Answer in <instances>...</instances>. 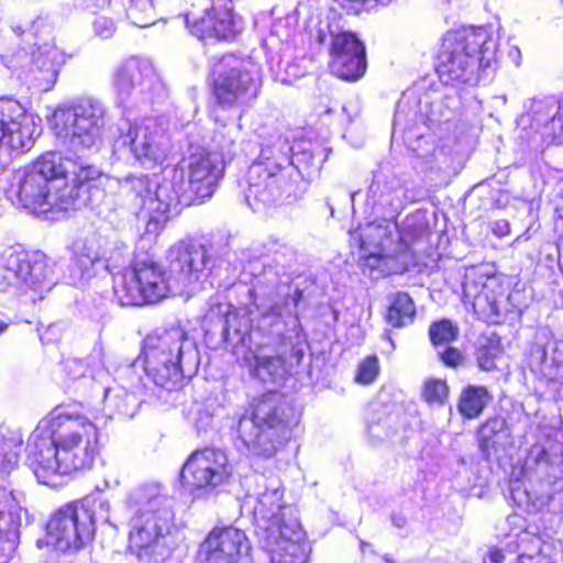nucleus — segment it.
<instances>
[{
	"instance_id": "nucleus-1",
	"label": "nucleus",
	"mask_w": 563,
	"mask_h": 563,
	"mask_svg": "<svg viewBox=\"0 0 563 563\" xmlns=\"http://www.w3.org/2000/svg\"><path fill=\"white\" fill-rule=\"evenodd\" d=\"M229 253L227 245L180 241L167 252V271L148 255H136L122 274L114 275V297L121 306L156 303L168 296L189 297L228 263Z\"/></svg>"
},
{
	"instance_id": "nucleus-2",
	"label": "nucleus",
	"mask_w": 563,
	"mask_h": 563,
	"mask_svg": "<svg viewBox=\"0 0 563 563\" xmlns=\"http://www.w3.org/2000/svg\"><path fill=\"white\" fill-rule=\"evenodd\" d=\"M249 295L251 303L244 308L211 299L206 322L218 325L223 340L232 346L245 345L256 329L263 334L282 335L284 342L288 340L297 358L305 355L306 335L297 311L302 291L291 292L289 285L279 282L274 269L268 268L255 278Z\"/></svg>"
},
{
	"instance_id": "nucleus-3",
	"label": "nucleus",
	"mask_w": 563,
	"mask_h": 563,
	"mask_svg": "<svg viewBox=\"0 0 563 563\" xmlns=\"http://www.w3.org/2000/svg\"><path fill=\"white\" fill-rule=\"evenodd\" d=\"M97 412L56 409L41 420L26 443V463L38 483L55 486L58 477L92 467L99 454Z\"/></svg>"
},
{
	"instance_id": "nucleus-4",
	"label": "nucleus",
	"mask_w": 563,
	"mask_h": 563,
	"mask_svg": "<svg viewBox=\"0 0 563 563\" xmlns=\"http://www.w3.org/2000/svg\"><path fill=\"white\" fill-rule=\"evenodd\" d=\"M288 139L272 135L262 143L257 159L250 166L244 196L254 211L297 199L306 190L302 159H313L310 152L294 155Z\"/></svg>"
},
{
	"instance_id": "nucleus-5",
	"label": "nucleus",
	"mask_w": 563,
	"mask_h": 563,
	"mask_svg": "<svg viewBox=\"0 0 563 563\" xmlns=\"http://www.w3.org/2000/svg\"><path fill=\"white\" fill-rule=\"evenodd\" d=\"M64 174L60 153L47 152L11 175V197H18L19 208L37 218L63 219L78 208V190L60 180Z\"/></svg>"
},
{
	"instance_id": "nucleus-6",
	"label": "nucleus",
	"mask_w": 563,
	"mask_h": 563,
	"mask_svg": "<svg viewBox=\"0 0 563 563\" xmlns=\"http://www.w3.org/2000/svg\"><path fill=\"white\" fill-rule=\"evenodd\" d=\"M132 512L129 521V548L140 561L162 563L175 547L173 500L157 484L141 485L126 497Z\"/></svg>"
},
{
	"instance_id": "nucleus-7",
	"label": "nucleus",
	"mask_w": 563,
	"mask_h": 563,
	"mask_svg": "<svg viewBox=\"0 0 563 563\" xmlns=\"http://www.w3.org/2000/svg\"><path fill=\"white\" fill-rule=\"evenodd\" d=\"M305 23L310 41L320 45L329 44L333 75L346 81L362 78L366 71V52L355 33L345 31L340 15L329 0H306L296 9Z\"/></svg>"
},
{
	"instance_id": "nucleus-8",
	"label": "nucleus",
	"mask_w": 563,
	"mask_h": 563,
	"mask_svg": "<svg viewBox=\"0 0 563 563\" xmlns=\"http://www.w3.org/2000/svg\"><path fill=\"white\" fill-rule=\"evenodd\" d=\"M497 42L485 27L448 32L438 54L435 70L446 86L476 85L481 73L496 62Z\"/></svg>"
},
{
	"instance_id": "nucleus-9",
	"label": "nucleus",
	"mask_w": 563,
	"mask_h": 563,
	"mask_svg": "<svg viewBox=\"0 0 563 563\" xmlns=\"http://www.w3.org/2000/svg\"><path fill=\"white\" fill-rule=\"evenodd\" d=\"M142 366L155 387L175 390L191 377L200 362L194 339L180 328L155 332L144 339Z\"/></svg>"
},
{
	"instance_id": "nucleus-10",
	"label": "nucleus",
	"mask_w": 563,
	"mask_h": 563,
	"mask_svg": "<svg viewBox=\"0 0 563 563\" xmlns=\"http://www.w3.org/2000/svg\"><path fill=\"white\" fill-rule=\"evenodd\" d=\"M286 409L275 393L255 399L239 418L238 449L250 455L273 457L291 437Z\"/></svg>"
},
{
	"instance_id": "nucleus-11",
	"label": "nucleus",
	"mask_w": 563,
	"mask_h": 563,
	"mask_svg": "<svg viewBox=\"0 0 563 563\" xmlns=\"http://www.w3.org/2000/svg\"><path fill=\"white\" fill-rule=\"evenodd\" d=\"M224 167V159L218 154L205 150L191 153L173 169L170 177L162 179L157 209L178 212L179 205L188 206L210 198Z\"/></svg>"
},
{
	"instance_id": "nucleus-12",
	"label": "nucleus",
	"mask_w": 563,
	"mask_h": 563,
	"mask_svg": "<svg viewBox=\"0 0 563 563\" xmlns=\"http://www.w3.org/2000/svg\"><path fill=\"white\" fill-rule=\"evenodd\" d=\"M57 278L49 260L42 252L9 247L0 255V291L12 296H29L35 302L56 285Z\"/></svg>"
},
{
	"instance_id": "nucleus-13",
	"label": "nucleus",
	"mask_w": 563,
	"mask_h": 563,
	"mask_svg": "<svg viewBox=\"0 0 563 563\" xmlns=\"http://www.w3.org/2000/svg\"><path fill=\"white\" fill-rule=\"evenodd\" d=\"M112 87L115 102L124 112L161 102L167 95L153 63L139 56H131L115 67Z\"/></svg>"
},
{
	"instance_id": "nucleus-14",
	"label": "nucleus",
	"mask_w": 563,
	"mask_h": 563,
	"mask_svg": "<svg viewBox=\"0 0 563 563\" xmlns=\"http://www.w3.org/2000/svg\"><path fill=\"white\" fill-rule=\"evenodd\" d=\"M106 107L92 97L58 107L53 114L56 134L74 151L89 150L101 142L106 124Z\"/></svg>"
},
{
	"instance_id": "nucleus-15",
	"label": "nucleus",
	"mask_w": 563,
	"mask_h": 563,
	"mask_svg": "<svg viewBox=\"0 0 563 563\" xmlns=\"http://www.w3.org/2000/svg\"><path fill=\"white\" fill-rule=\"evenodd\" d=\"M212 73L218 103L212 112L216 122L221 120V112L232 110L234 115L239 114V108L247 106L258 96L262 86L258 67L243 68L233 55H227L214 64Z\"/></svg>"
},
{
	"instance_id": "nucleus-16",
	"label": "nucleus",
	"mask_w": 563,
	"mask_h": 563,
	"mask_svg": "<svg viewBox=\"0 0 563 563\" xmlns=\"http://www.w3.org/2000/svg\"><path fill=\"white\" fill-rule=\"evenodd\" d=\"M2 64L30 88L46 92L55 86L66 55L53 41L35 42L1 57Z\"/></svg>"
},
{
	"instance_id": "nucleus-17",
	"label": "nucleus",
	"mask_w": 563,
	"mask_h": 563,
	"mask_svg": "<svg viewBox=\"0 0 563 563\" xmlns=\"http://www.w3.org/2000/svg\"><path fill=\"white\" fill-rule=\"evenodd\" d=\"M95 530L89 500L75 501L52 516L46 526L45 542L62 552H76L91 542Z\"/></svg>"
},
{
	"instance_id": "nucleus-18",
	"label": "nucleus",
	"mask_w": 563,
	"mask_h": 563,
	"mask_svg": "<svg viewBox=\"0 0 563 563\" xmlns=\"http://www.w3.org/2000/svg\"><path fill=\"white\" fill-rule=\"evenodd\" d=\"M430 234L429 223L420 212L407 216L401 230L397 231L402 241L397 246L396 255L371 254L365 261V268L372 279H379L391 274H402L417 264L415 245L424 242Z\"/></svg>"
},
{
	"instance_id": "nucleus-19",
	"label": "nucleus",
	"mask_w": 563,
	"mask_h": 563,
	"mask_svg": "<svg viewBox=\"0 0 563 563\" xmlns=\"http://www.w3.org/2000/svg\"><path fill=\"white\" fill-rule=\"evenodd\" d=\"M115 143L129 147L135 162L146 169L162 166L172 148L165 128L151 117L129 122L126 131H121Z\"/></svg>"
},
{
	"instance_id": "nucleus-20",
	"label": "nucleus",
	"mask_w": 563,
	"mask_h": 563,
	"mask_svg": "<svg viewBox=\"0 0 563 563\" xmlns=\"http://www.w3.org/2000/svg\"><path fill=\"white\" fill-rule=\"evenodd\" d=\"M523 473L529 482H539L540 490H530L525 483L511 481L509 494L518 507L529 508L537 505L547 488L563 477L562 450L550 453L542 446H533L526 459Z\"/></svg>"
},
{
	"instance_id": "nucleus-21",
	"label": "nucleus",
	"mask_w": 563,
	"mask_h": 563,
	"mask_svg": "<svg viewBox=\"0 0 563 563\" xmlns=\"http://www.w3.org/2000/svg\"><path fill=\"white\" fill-rule=\"evenodd\" d=\"M257 485L263 487L253 506L257 539H268L271 538L269 533L273 534L284 530L292 521L300 523L297 509L284 501V487L279 479H267L260 476Z\"/></svg>"
},
{
	"instance_id": "nucleus-22",
	"label": "nucleus",
	"mask_w": 563,
	"mask_h": 563,
	"mask_svg": "<svg viewBox=\"0 0 563 563\" xmlns=\"http://www.w3.org/2000/svg\"><path fill=\"white\" fill-rule=\"evenodd\" d=\"M108 187L115 188V199L118 206L128 209L134 214H139L141 211H146L150 216V221L157 224L165 223L173 214H176V210H166L161 212L157 209L158 197L157 192L161 187V183L155 186V190L152 191L150 177L146 175H130L124 178H108Z\"/></svg>"
},
{
	"instance_id": "nucleus-23",
	"label": "nucleus",
	"mask_w": 563,
	"mask_h": 563,
	"mask_svg": "<svg viewBox=\"0 0 563 563\" xmlns=\"http://www.w3.org/2000/svg\"><path fill=\"white\" fill-rule=\"evenodd\" d=\"M232 476L228 456L220 449L206 448L194 452L181 470V479L191 490H216Z\"/></svg>"
},
{
	"instance_id": "nucleus-24",
	"label": "nucleus",
	"mask_w": 563,
	"mask_h": 563,
	"mask_svg": "<svg viewBox=\"0 0 563 563\" xmlns=\"http://www.w3.org/2000/svg\"><path fill=\"white\" fill-rule=\"evenodd\" d=\"M36 132L34 118L16 99L0 97V154L31 148Z\"/></svg>"
},
{
	"instance_id": "nucleus-25",
	"label": "nucleus",
	"mask_w": 563,
	"mask_h": 563,
	"mask_svg": "<svg viewBox=\"0 0 563 563\" xmlns=\"http://www.w3.org/2000/svg\"><path fill=\"white\" fill-rule=\"evenodd\" d=\"M250 542L234 527L213 529L200 544L199 563H249Z\"/></svg>"
},
{
	"instance_id": "nucleus-26",
	"label": "nucleus",
	"mask_w": 563,
	"mask_h": 563,
	"mask_svg": "<svg viewBox=\"0 0 563 563\" xmlns=\"http://www.w3.org/2000/svg\"><path fill=\"white\" fill-rule=\"evenodd\" d=\"M268 539L258 538L271 563H307L311 551L300 523H290L284 530L269 533Z\"/></svg>"
},
{
	"instance_id": "nucleus-27",
	"label": "nucleus",
	"mask_w": 563,
	"mask_h": 563,
	"mask_svg": "<svg viewBox=\"0 0 563 563\" xmlns=\"http://www.w3.org/2000/svg\"><path fill=\"white\" fill-rule=\"evenodd\" d=\"M417 199L416 194L408 187V181L391 177L385 178L382 175L374 176L369 185L366 201L376 211L387 213L391 218L405 208L407 202Z\"/></svg>"
},
{
	"instance_id": "nucleus-28",
	"label": "nucleus",
	"mask_w": 563,
	"mask_h": 563,
	"mask_svg": "<svg viewBox=\"0 0 563 563\" xmlns=\"http://www.w3.org/2000/svg\"><path fill=\"white\" fill-rule=\"evenodd\" d=\"M185 21L191 34L200 40L212 37L229 40L234 36L238 27L231 0H214L211 9L207 10L203 16L191 23L187 14Z\"/></svg>"
},
{
	"instance_id": "nucleus-29",
	"label": "nucleus",
	"mask_w": 563,
	"mask_h": 563,
	"mask_svg": "<svg viewBox=\"0 0 563 563\" xmlns=\"http://www.w3.org/2000/svg\"><path fill=\"white\" fill-rule=\"evenodd\" d=\"M19 496L0 485V563H7L19 542L22 507Z\"/></svg>"
},
{
	"instance_id": "nucleus-30",
	"label": "nucleus",
	"mask_w": 563,
	"mask_h": 563,
	"mask_svg": "<svg viewBox=\"0 0 563 563\" xmlns=\"http://www.w3.org/2000/svg\"><path fill=\"white\" fill-rule=\"evenodd\" d=\"M495 276H487L475 271L467 273L463 283V301L471 305L474 312L483 317L498 316Z\"/></svg>"
},
{
	"instance_id": "nucleus-31",
	"label": "nucleus",
	"mask_w": 563,
	"mask_h": 563,
	"mask_svg": "<svg viewBox=\"0 0 563 563\" xmlns=\"http://www.w3.org/2000/svg\"><path fill=\"white\" fill-rule=\"evenodd\" d=\"M397 231L398 225L396 222L383 219L380 221L367 223L365 227H361L351 234L354 239H358L361 249L364 252H368L364 258V261H366L371 254H380L386 256L384 253L385 247L393 243ZM387 255L390 254L387 253ZM393 255H396V252ZM363 271L368 275V269L365 268V262H363Z\"/></svg>"
},
{
	"instance_id": "nucleus-32",
	"label": "nucleus",
	"mask_w": 563,
	"mask_h": 563,
	"mask_svg": "<svg viewBox=\"0 0 563 563\" xmlns=\"http://www.w3.org/2000/svg\"><path fill=\"white\" fill-rule=\"evenodd\" d=\"M530 366L549 380L563 373V340H550L544 345L536 344L530 355Z\"/></svg>"
},
{
	"instance_id": "nucleus-33",
	"label": "nucleus",
	"mask_w": 563,
	"mask_h": 563,
	"mask_svg": "<svg viewBox=\"0 0 563 563\" xmlns=\"http://www.w3.org/2000/svg\"><path fill=\"white\" fill-rule=\"evenodd\" d=\"M276 336L280 344V351L276 356L256 355L254 365V375L263 383H278L284 375V366L287 358L294 360L299 363L300 358H297L291 353V345L289 341L284 342L283 336L273 334Z\"/></svg>"
},
{
	"instance_id": "nucleus-34",
	"label": "nucleus",
	"mask_w": 563,
	"mask_h": 563,
	"mask_svg": "<svg viewBox=\"0 0 563 563\" xmlns=\"http://www.w3.org/2000/svg\"><path fill=\"white\" fill-rule=\"evenodd\" d=\"M107 246H110V240L96 233L75 243L74 255L81 271V278L91 277V268L104 258Z\"/></svg>"
},
{
	"instance_id": "nucleus-35",
	"label": "nucleus",
	"mask_w": 563,
	"mask_h": 563,
	"mask_svg": "<svg viewBox=\"0 0 563 563\" xmlns=\"http://www.w3.org/2000/svg\"><path fill=\"white\" fill-rule=\"evenodd\" d=\"M141 401V397L128 391L126 386L107 387L103 393V416L108 419L114 416L132 418Z\"/></svg>"
},
{
	"instance_id": "nucleus-36",
	"label": "nucleus",
	"mask_w": 563,
	"mask_h": 563,
	"mask_svg": "<svg viewBox=\"0 0 563 563\" xmlns=\"http://www.w3.org/2000/svg\"><path fill=\"white\" fill-rule=\"evenodd\" d=\"M510 432L507 421L501 416H494L482 423L476 432L478 449L484 457L488 459L492 452H497L509 439Z\"/></svg>"
},
{
	"instance_id": "nucleus-37",
	"label": "nucleus",
	"mask_w": 563,
	"mask_h": 563,
	"mask_svg": "<svg viewBox=\"0 0 563 563\" xmlns=\"http://www.w3.org/2000/svg\"><path fill=\"white\" fill-rule=\"evenodd\" d=\"M242 113L233 114L232 117L224 118V112H221V120L218 122L220 126L214 131L212 143V153L218 154L220 158L224 159V165L231 161L236 151V140L240 135V124L236 120L241 119Z\"/></svg>"
},
{
	"instance_id": "nucleus-38",
	"label": "nucleus",
	"mask_w": 563,
	"mask_h": 563,
	"mask_svg": "<svg viewBox=\"0 0 563 563\" xmlns=\"http://www.w3.org/2000/svg\"><path fill=\"white\" fill-rule=\"evenodd\" d=\"M492 400L493 395L485 386L468 385L460 395L457 410L465 419H476Z\"/></svg>"
},
{
	"instance_id": "nucleus-39",
	"label": "nucleus",
	"mask_w": 563,
	"mask_h": 563,
	"mask_svg": "<svg viewBox=\"0 0 563 563\" xmlns=\"http://www.w3.org/2000/svg\"><path fill=\"white\" fill-rule=\"evenodd\" d=\"M416 317V306L412 298L399 291L394 295L386 314L387 323L393 328H404L411 324Z\"/></svg>"
},
{
	"instance_id": "nucleus-40",
	"label": "nucleus",
	"mask_w": 563,
	"mask_h": 563,
	"mask_svg": "<svg viewBox=\"0 0 563 563\" xmlns=\"http://www.w3.org/2000/svg\"><path fill=\"white\" fill-rule=\"evenodd\" d=\"M142 361L143 355L139 356L131 364L121 366L118 369V379L120 383L117 386H126L128 391H131L139 397L143 396L146 390L150 389L148 383H152L146 379Z\"/></svg>"
},
{
	"instance_id": "nucleus-41",
	"label": "nucleus",
	"mask_w": 563,
	"mask_h": 563,
	"mask_svg": "<svg viewBox=\"0 0 563 563\" xmlns=\"http://www.w3.org/2000/svg\"><path fill=\"white\" fill-rule=\"evenodd\" d=\"M60 162L65 166V174L60 175V180L66 181L65 179L71 176V181L74 185L71 187L78 190V206L80 205V190L81 188L88 184L90 180L97 179L101 173L100 170L92 166L87 165L84 162H77L69 157H64L60 154Z\"/></svg>"
},
{
	"instance_id": "nucleus-42",
	"label": "nucleus",
	"mask_w": 563,
	"mask_h": 563,
	"mask_svg": "<svg viewBox=\"0 0 563 563\" xmlns=\"http://www.w3.org/2000/svg\"><path fill=\"white\" fill-rule=\"evenodd\" d=\"M0 474H9L19 463L23 438L19 431L11 430L0 432Z\"/></svg>"
},
{
	"instance_id": "nucleus-43",
	"label": "nucleus",
	"mask_w": 563,
	"mask_h": 563,
	"mask_svg": "<svg viewBox=\"0 0 563 563\" xmlns=\"http://www.w3.org/2000/svg\"><path fill=\"white\" fill-rule=\"evenodd\" d=\"M101 367L99 355H90L87 358L68 357L60 363L67 383L86 378L88 374L93 378L95 372L101 369Z\"/></svg>"
},
{
	"instance_id": "nucleus-44",
	"label": "nucleus",
	"mask_w": 563,
	"mask_h": 563,
	"mask_svg": "<svg viewBox=\"0 0 563 563\" xmlns=\"http://www.w3.org/2000/svg\"><path fill=\"white\" fill-rule=\"evenodd\" d=\"M429 99V95L427 93L419 100V110L420 112H424L427 120L431 124L451 120L454 109L460 103L459 97H451L448 95H445V106H443L442 101L437 102L434 100L430 101Z\"/></svg>"
},
{
	"instance_id": "nucleus-45",
	"label": "nucleus",
	"mask_w": 563,
	"mask_h": 563,
	"mask_svg": "<svg viewBox=\"0 0 563 563\" xmlns=\"http://www.w3.org/2000/svg\"><path fill=\"white\" fill-rule=\"evenodd\" d=\"M128 19L136 26L146 27L155 21L153 0L123 1Z\"/></svg>"
},
{
	"instance_id": "nucleus-46",
	"label": "nucleus",
	"mask_w": 563,
	"mask_h": 563,
	"mask_svg": "<svg viewBox=\"0 0 563 563\" xmlns=\"http://www.w3.org/2000/svg\"><path fill=\"white\" fill-rule=\"evenodd\" d=\"M429 336L433 345H448L459 336V328L452 321L442 319L431 323Z\"/></svg>"
},
{
	"instance_id": "nucleus-47",
	"label": "nucleus",
	"mask_w": 563,
	"mask_h": 563,
	"mask_svg": "<svg viewBox=\"0 0 563 563\" xmlns=\"http://www.w3.org/2000/svg\"><path fill=\"white\" fill-rule=\"evenodd\" d=\"M501 349L498 339H486L485 343L479 342L476 350V362L482 371H492L495 361L500 355Z\"/></svg>"
},
{
	"instance_id": "nucleus-48",
	"label": "nucleus",
	"mask_w": 563,
	"mask_h": 563,
	"mask_svg": "<svg viewBox=\"0 0 563 563\" xmlns=\"http://www.w3.org/2000/svg\"><path fill=\"white\" fill-rule=\"evenodd\" d=\"M104 253L106 256L101 262L104 263L106 269L114 276L115 273L113 271L125 264L129 257V250L124 244H120L117 241H110V246H107V251ZM117 274L121 273L117 272Z\"/></svg>"
},
{
	"instance_id": "nucleus-49",
	"label": "nucleus",
	"mask_w": 563,
	"mask_h": 563,
	"mask_svg": "<svg viewBox=\"0 0 563 563\" xmlns=\"http://www.w3.org/2000/svg\"><path fill=\"white\" fill-rule=\"evenodd\" d=\"M379 361L376 355L365 357L357 366L355 382L361 385L372 384L379 374Z\"/></svg>"
},
{
	"instance_id": "nucleus-50",
	"label": "nucleus",
	"mask_w": 563,
	"mask_h": 563,
	"mask_svg": "<svg viewBox=\"0 0 563 563\" xmlns=\"http://www.w3.org/2000/svg\"><path fill=\"white\" fill-rule=\"evenodd\" d=\"M391 417L379 418L376 420H369L367 423V433L369 439L375 442H383L390 439L395 434V430L390 427Z\"/></svg>"
},
{
	"instance_id": "nucleus-51",
	"label": "nucleus",
	"mask_w": 563,
	"mask_h": 563,
	"mask_svg": "<svg viewBox=\"0 0 563 563\" xmlns=\"http://www.w3.org/2000/svg\"><path fill=\"white\" fill-rule=\"evenodd\" d=\"M449 395V388L444 380L430 379L426 382L423 396L430 405H442Z\"/></svg>"
},
{
	"instance_id": "nucleus-52",
	"label": "nucleus",
	"mask_w": 563,
	"mask_h": 563,
	"mask_svg": "<svg viewBox=\"0 0 563 563\" xmlns=\"http://www.w3.org/2000/svg\"><path fill=\"white\" fill-rule=\"evenodd\" d=\"M92 30L96 36L108 40L115 33L117 25L111 18L99 15L92 22Z\"/></svg>"
},
{
	"instance_id": "nucleus-53",
	"label": "nucleus",
	"mask_w": 563,
	"mask_h": 563,
	"mask_svg": "<svg viewBox=\"0 0 563 563\" xmlns=\"http://www.w3.org/2000/svg\"><path fill=\"white\" fill-rule=\"evenodd\" d=\"M522 521H523L522 518L518 515H510L506 519V522L508 526L516 527V528H511V530L506 536L509 539L515 538L518 547H520L521 543L529 538V534L527 532L522 531V529H521Z\"/></svg>"
},
{
	"instance_id": "nucleus-54",
	"label": "nucleus",
	"mask_w": 563,
	"mask_h": 563,
	"mask_svg": "<svg viewBox=\"0 0 563 563\" xmlns=\"http://www.w3.org/2000/svg\"><path fill=\"white\" fill-rule=\"evenodd\" d=\"M548 128L553 131V142L563 143V106H559L558 111L551 118Z\"/></svg>"
},
{
	"instance_id": "nucleus-55",
	"label": "nucleus",
	"mask_w": 563,
	"mask_h": 563,
	"mask_svg": "<svg viewBox=\"0 0 563 563\" xmlns=\"http://www.w3.org/2000/svg\"><path fill=\"white\" fill-rule=\"evenodd\" d=\"M438 354L444 365L453 368L457 367L464 360L461 351L455 347H446Z\"/></svg>"
},
{
	"instance_id": "nucleus-56",
	"label": "nucleus",
	"mask_w": 563,
	"mask_h": 563,
	"mask_svg": "<svg viewBox=\"0 0 563 563\" xmlns=\"http://www.w3.org/2000/svg\"><path fill=\"white\" fill-rule=\"evenodd\" d=\"M19 208L18 197H11L10 185L7 188H0V218L3 217L10 207Z\"/></svg>"
},
{
	"instance_id": "nucleus-57",
	"label": "nucleus",
	"mask_w": 563,
	"mask_h": 563,
	"mask_svg": "<svg viewBox=\"0 0 563 563\" xmlns=\"http://www.w3.org/2000/svg\"><path fill=\"white\" fill-rule=\"evenodd\" d=\"M213 412L208 408L201 409L197 412L196 428L198 432L207 431L212 427Z\"/></svg>"
},
{
	"instance_id": "nucleus-58",
	"label": "nucleus",
	"mask_w": 563,
	"mask_h": 563,
	"mask_svg": "<svg viewBox=\"0 0 563 563\" xmlns=\"http://www.w3.org/2000/svg\"><path fill=\"white\" fill-rule=\"evenodd\" d=\"M286 77L282 78V81H291L292 79L299 78L305 74V70L299 68L296 63H288L285 67Z\"/></svg>"
},
{
	"instance_id": "nucleus-59",
	"label": "nucleus",
	"mask_w": 563,
	"mask_h": 563,
	"mask_svg": "<svg viewBox=\"0 0 563 563\" xmlns=\"http://www.w3.org/2000/svg\"><path fill=\"white\" fill-rule=\"evenodd\" d=\"M406 123V111H405V104L401 103L398 104L396 112L394 114V132L397 130H402L405 128Z\"/></svg>"
},
{
	"instance_id": "nucleus-60",
	"label": "nucleus",
	"mask_w": 563,
	"mask_h": 563,
	"mask_svg": "<svg viewBox=\"0 0 563 563\" xmlns=\"http://www.w3.org/2000/svg\"><path fill=\"white\" fill-rule=\"evenodd\" d=\"M38 331L43 343H49L58 339V327L55 324H49L43 332Z\"/></svg>"
},
{
	"instance_id": "nucleus-61",
	"label": "nucleus",
	"mask_w": 563,
	"mask_h": 563,
	"mask_svg": "<svg viewBox=\"0 0 563 563\" xmlns=\"http://www.w3.org/2000/svg\"><path fill=\"white\" fill-rule=\"evenodd\" d=\"M75 5L84 9V10H97L103 8L107 3V0H74Z\"/></svg>"
},
{
	"instance_id": "nucleus-62",
	"label": "nucleus",
	"mask_w": 563,
	"mask_h": 563,
	"mask_svg": "<svg viewBox=\"0 0 563 563\" xmlns=\"http://www.w3.org/2000/svg\"><path fill=\"white\" fill-rule=\"evenodd\" d=\"M492 230L496 236L504 238L510 233V225L507 220H497L493 223Z\"/></svg>"
},
{
	"instance_id": "nucleus-63",
	"label": "nucleus",
	"mask_w": 563,
	"mask_h": 563,
	"mask_svg": "<svg viewBox=\"0 0 563 563\" xmlns=\"http://www.w3.org/2000/svg\"><path fill=\"white\" fill-rule=\"evenodd\" d=\"M487 558L492 563H503L505 560V553L501 549L493 548L488 551Z\"/></svg>"
},
{
	"instance_id": "nucleus-64",
	"label": "nucleus",
	"mask_w": 563,
	"mask_h": 563,
	"mask_svg": "<svg viewBox=\"0 0 563 563\" xmlns=\"http://www.w3.org/2000/svg\"><path fill=\"white\" fill-rule=\"evenodd\" d=\"M543 108H544V103L542 101H534L533 106H532V111L538 112Z\"/></svg>"
}]
</instances>
